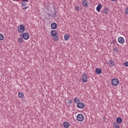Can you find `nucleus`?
<instances>
[{"instance_id":"obj_1","label":"nucleus","mask_w":128,"mask_h":128,"mask_svg":"<svg viewBox=\"0 0 128 128\" xmlns=\"http://www.w3.org/2000/svg\"><path fill=\"white\" fill-rule=\"evenodd\" d=\"M50 12L47 13V16H48L49 18L52 17L55 18L58 16L56 15V8L54 10V12H52V10H51Z\"/></svg>"},{"instance_id":"obj_2","label":"nucleus","mask_w":128,"mask_h":128,"mask_svg":"<svg viewBox=\"0 0 128 128\" xmlns=\"http://www.w3.org/2000/svg\"><path fill=\"white\" fill-rule=\"evenodd\" d=\"M18 30L19 32H24L26 30V28L22 24L18 26Z\"/></svg>"},{"instance_id":"obj_3","label":"nucleus","mask_w":128,"mask_h":128,"mask_svg":"<svg viewBox=\"0 0 128 128\" xmlns=\"http://www.w3.org/2000/svg\"><path fill=\"white\" fill-rule=\"evenodd\" d=\"M112 84L114 86H116L118 85V84H120V81L118 78H114L112 80Z\"/></svg>"},{"instance_id":"obj_4","label":"nucleus","mask_w":128,"mask_h":128,"mask_svg":"<svg viewBox=\"0 0 128 128\" xmlns=\"http://www.w3.org/2000/svg\"><path fill=\"white\" fill-rule=\"evenodd\" d=\"M22 38L26 40L30 38V34L26 32H24L22 34Z\"/></svg>"},{"instance_id":"obj_5","label":"nucleus","mask_w":128,"mask_h":128,"mask_svg":"<svg viewBox=\"0 0 128 128\" xmlns=\"http://www.w3.org/2000/svg\"><path fill=\"white\" fill-rule=\"evenodd\" d=\"M84 118V115H82V114H78L76 116V119L78 122H82Z\"/></svg>"},{"instance_id":"obj_6","label":"nucleus","mask_w":128,"mask_h":128,"mask_svg":"<svg viewBox=\"0 0 128 128\" xmlns=\"http://www.w3.org/2000/svg\"><path fill=\"white\" fill-rule=\"evenodd\" d=\"M82 80L83 82H88V76L86 74H84L82 75Z\"/></svg>"},{"instance_id":"obj_7","label":"nucleus","mask_w":128,"mask_h":128,"mask_svg":"<svg viewBox=\"0 0 128 128\" xmlns=\"http://www.w3.org/2000/svg\"><path fill=\"white\" fill-rule=\"evenodd\" d=\"M77 108H84V104L82 102H78L77 104Z\"/></svg>"},{"instance_id":"obj_8","label":"nucleus","mask_w":128,"mask_h":128,"mask_svg":"<svg viewBox=\"0 0 128 128\" xmlns=\"http://www.w3.org/2000/svg\"><path fill=\"white\" fill-rule=\"evenodd\" d=\"M50 35L53 37L56 36H58V32L56 30H52L50 32Z\"/></svg>"},{"instance_id":"obj_9","label":"nucleus","mask_w":128,"mask_h":128,"mask_svg":"<svg viewBox=\"0 0 128 128\" xmlns=\"http://www.w3.org/2000/svg\"><path fill=\"white\" fill-rule=\"evenodd\" d=\"M50 26L52 30H56L58 28V24L55 22H52Z\"/></svg>"},{"instance_id":"obj_10","label":"nucleus","mask_w":128,"mask_h":128,"mask_svg":"<svg viewBox=\"0 0 128 128\" xmlns=\"http://www.w3.org/2000/svg\"><path fill=\"white\" fill-rule=\"evenodd\" d=\"M82 4L84 8H88V2L86 0H84L82 2Z\"/></svg>"},{"instance_id":"obj_11","label":"nucleus","mask_w":128,"mask_h":128,"mask_svg":"<svg viewBox=\"0 0 128 128\" xmlns=\"http://www.w3.org/2000/svg\"><path fill=\"white\" fill-rule=\"evenodd\" d=\"M118 42L120 44H124V39L122 37H119L118 38Z\"/></svg>"},{"instance_id":"obj_12","label":"nucleus","mask_w":128,"mask_h":128,"mask_svg":"<svg viewBox=\"0 0 128 128\" xmlns=\"http://www.w3.org/2000/svg\"><path fill=\"white\" fill-rule=\"evenodd\" d=\"M96 72L97 74H100L102 72V69H100V68H96Z\"/></svg>"},{"instance_id":"obj_13","label":"nucleus","mask_w":128,"mask_h":128,"mask_svg":"<svg viewBox=\"0 0 128 128\" xmlns=\"http://www.w3.org/2000/svg\"><path fill=\"white\" fill-rule=\"evenodd\" d=\"M96 10L97 12H100V10H102V4H98V6L96 8Z\"/></svg>"},{"instance_id":"obj_14","label":"nucleus","mask_w":128,"mask_h":128,"mask_svg":"<svg viewBox=\"0 0 128 128\" xmlns=\"http://www.w3.org/2000/svg\"><path fill=\"white\" fill-rule=\"evenodd\" d=\"M116 120L117 124H122V119L120 117L117 118Z\"/></svg>"},{"instance_id":"obj_15","label":"nucleus","mask_w":128,"mask_h":128,"mask_svg":"<svg viewBox=\"0 0 128 128\" xmlns=\"http://www.w3.org/2000/svg\"><path fill=\"white\" fill-rule=\"evenodd\" d=\"M63 126L66 128H69L70 123H68V122H64L63 124Z\"/></svg>"},{"instance_id":"obj_16","label":"nucleus","mask_w":128,"mask_h":128,"mask_svg":"<svg viewBox=\"0 0 128 128\" xmlns=\"http://www.w3.org/2000/svg\"><path fill=\"white\" fill-rule=\"evenodd\" d=\"M18 98H24V93L22 92H20L18 94Z\"/></svg>"},{"instance_id":"obj_17","label":"nucleus","mask_w":128,"mask_h":128,"mask_svg":"<svg viewBox=\"0 0 128 128\" xmlns=\"http://www.w3.org/2000/svg\"><path fill=\"white\" fill-rule=\"evenodd\" d=\"M114 128H120V125L116 122H114L113 123Z\"/></svg>"},{"instance_id":"obj_18","label":"nucleus","mask_w":128,"mask_h":128,"mask_svg":"<svg viewBox=\"0 0 128 128\" xmlns=\"http://www.w3.org/2000/svg\"><path fill=\"white\" fill-rule=\"evenodd\" d=\"M108 10H110V9L108 8H104L103 12H104L106 14H108Z\"/></svg>"},{"instance_id":"obj_19","label":"nucleus","mask_w":128,"mask_h":128,"mask_svg":"<svg viewBox=\"0 0 128 128\" xmlns=\"http://www.w3.org/2000/svg\"><path fill=\"white\" fill-rule=\"evenodd\" d=\"M64 38L65 40H68L70 38V36L68 35V34H66L64 36Z\"/></svg>"},{"instance_id":"obj_20","label":"nucleus","mask_w":128,"mask_h":128,"mask_svg":"<svg viewBox=\"0 0 128 128\" xmlns=\"http://www.w3.org/2000/svg\"><path fill=\"white\" fill-rule=\"evenodd\" d=\"M116 64H114V61H112L110 60V66H115Z\"/></svg>"},{"instance_id":"obj_21","label":"nucleus","mask_w":128,"mask_h":128,"mask_svg":"<svg viewBox=\"0 0 128 128\" xmlns=\"http://www.w3.org/2000/svg\"><path fill=\"white\" fill-rule=\"evenodd\" d=\"M18 42L20 44H22V42H24V39H22V38H18Z\"/></svg>"},{"instance_id":"obj_22","label":"nucleus","mask_w":128,"mask_h":128,"mask_svg":"<svg viewBox=\"0 0 128 128\" xmlns=\"http://www.w3.org/2000/svg\"><path fill=\"white\" fill-rule=\"evenodd\" d=\"M74 102L75 104H78V102H80V99L78 98H76L74 100Z\"/></svg>"},{"instance_id":"obj_23","label":"nucleus","mask_w":128,"mask_h":128,"mask_svg":"<svg viewBox=\"0 0 128 128\" xmlns=\"http://www.w3.org/2000/svg\"><path fill=\"white\" fill-rule=\"evenodd\" d=\"M4 40V35L0 34V40Z\"/></svg>"},{"instance_id":"obj_24","label":"nucleus","mask_w":128,"mask_h":128,"mask_svg":"<svg viewBox=\"0 0 128 128\" xmlns=\"http://www.w3.org/2000/svg\"><path fill=\"white\" fill-rule=\"evenodd\" d=\"M20 4H21V6H26V2H22Z\"/></svg>"},{"instance_id":"obj_25","label":"nucleus","mask_w":128,"mask_h":128,"mask_svg":"<svg viewBox=\"0 0 128 128\" xmlns=\"http://www.w3.org/2000/svg\"><path fill=\"white\" fill-rule=\"evenodd\" d=\"M54 40L55 42H58V36H55L54 37Z\"/></svg>"},{"instance_id":"obj_26","label":"nucleus","mask_w":128,"mask_h":128,"mask_svg":"<svg viewBox=\"0 0 128 128\" xmlns=\"http://www.w3.org/2000/svg\"><path fill=\"white\" fill-rule=\"evenodd\" d=\"M124 66H126V68L128 66V62H126L124 63Z\"/></svg>"},{"instance_id":"obj_27","label":"nucleus","mask_w":128,"mask_h":128,"mask_svg":"<svg viewBox=\"0 0 128 128\" xmlns=\"http://www.w3.org/2000/svg\"><path fill=\"white\" fill-rule=\"evenodd\" d=\"M80 10V6H76L75 7V10Z\"/></svg>"},{"instance_id":"obj_28","label":"nucleus","mask_w":128,"mask_h":128,"mask_svg":"<svg viewBox=\"0 0 128 128\" xmlns=\"http://www.w3.org/2000/svg\"><path fill=\"white\" fill-rule=\"evenodd\" d=\"M125 13L126 14H128V7L125 10Z\"/></svg>"},{"instance_id":"obj_29","label":"nucleus","mask_w":128,"mask_h":128,"mask_svg":"<svg viewBox=\"0 0 128 128\" xmlns=\"http://www.w3.org/2000/svg\"><path fill=\"white\" fill-rule=\"evenodd\" d=\"M28 8V6L24 7L22 8V10H26Z\"/></svg>"},{"instance_id":"obj_30","label":"nucleus","mask_w":128,"mask_h":128,"mask_svg":"<svg viewBox=\"0 0 128 128\" xmlns=\"http://www.w3.org/2000/svg\"><path fill=\"white\" fill-rule=\"evenodd\" d=\"M113 51L114 52H118V49L116 48H113Z\"/></svg>"},{"instance_id":"obj_31","label":"nucleus","mask_w":128,"mask_h":128,"mask_svg":"<svg viewBox=\"0 0 128 128\" xmlns=\"http://www.w3.org/2000/svg\"><path fill=\"white\" fill-rule=\"evenodd\" d=\"M72 100H68V104H72Z\"/></svg>"},{"instance_id":"obj_32","label":"nucleus","mask_w":128,"mask_h":128,"mask_svg":"<svg viewBox=\"0 0 128 128\" xmlns=\"http://www.w3.org/2000/svg\"><path fill=\"white\" fill-rule=\"evenodd\" d=\"M22 2H28V0H22Z\"/></svg>"},{"instance_id":"obj_33","label":"nucleus","mask_w":128,"mask_h":128,"mask_svg":"<svg viewBox=\"0 0 128 128\" xmlns=\"http://www.w3.org/2000/svg\"><path fill=\"white\" fill-rule=\"evenodd\" d=\"M112 0V2H116V0Z\"/></svg>"},{"instance_id":"obj_34","label":"nucleus","mask_w":128,"mask_h":128,"mask_svg":"<svg viewBox=\"0 0 128 128\" xmlns=\"http://www.w3.org/2000/svg\"><path fill=\"white\" fill-rule=\"evenodd\" d=\"M114 42H115V41L113 42V44H114Z\"/></svg>"},{"instance_id":"obj_35","label":"nucleus","mask_w":128,"mask_h":128,"mask_svg":"<svg viewBox=\"0 0 128 128\" xmlns=\"http://www.w3.org/2000/svg\"><path fill=\"white\" fill-rule=\"evenodd\" d=\"M13 0L16 1V0Z\"/></svg>"}]
</instances>
